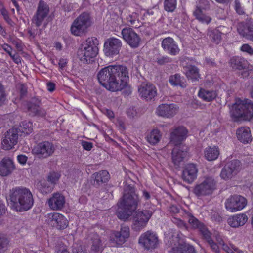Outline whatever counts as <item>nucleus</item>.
Returning <instances> with one entry per match:
<instances>
[{"instance_id": "f257e3e1", "label": "nucleus", "mask_w": 253, "mask_h": 253, "mask_svg": "<svg viewBox=\"0 0 253 253\" xmlns=\"http://www.w3.org/2000/svg\"><path fill=\"white\" fill-rule=\"evenodd\" d=\"M97 79L106 89L112 92L120 91L127 86L128 70L124 65H109L98 72Z\"/></svg>"}, {"instance_id": "f03ea898", "label": "nucleus", "mask_w": 253, "mask_h": 253, "mask_svg": "<svg viewBox=\"0 0 253 253\" xmlns=\"http://www.w3.org/2000/svg\"><path fill=\"white\" fill-rule=\"evenodd\" d=\"M139 202L140 198L135 188L126 185L123 196L118 203L117 217L123 220L128 219L137 209Z\"/></svg>"}, {"instance_id": "7ed1b4c3", "label": "nucleus", "mask_w": 253, "mask_h": 253, "mask_svg": "<svg viewBox=\"0 0 253 253\" xmlns=\"http://www.w3.org/2000/svg\"><path fill=\"white\" fill-rule=\"evenodd\" d=\"M7 201L10 207L17 211H27L34 204L32 193L25 187H16L10 190Z\"/></svg>"}, {"instance_id": "20e7f679", "label": "nucleus", "mask_w": 253, "mask_h": 253, "mask_svg": "<svg viewBox=\"0 0 253 253\" xmlns=\"http://www.w3.org/2000/svg\"><path fill=\"white\" fill-rule=\"evenodd\" d=\"M230 115L234 121L250 120L253 117V102L248 99L237 100L230 108Z\"/></svg>"}, {"instance_id": "39448f33", "label": "nucleus", "mask_w": 253, "mask_h": 253, "mask_svg": "<svg viewBox=\"0 0 253 253\" xmlns=\"http://www.w3.org/2000/svg\"><path fill=\"white\" fill-rule=\"evenodd\" d=\"M98 41L94 37L88 38L84 42L77 52L79 60L83 63H89L98 51Z\"/></svg>"}, {"instance_id": "423d86ee", "label": "nucleus", "mask_w": 253, "mask_h": 253, "mask_svg": "<svg viewBox=\"0 0 253 253\" xmlns=\"http://www.w3.org/2000/svg\"><path fill=\"white\" fill-rule=\"evenodd\" d=\"M154 211L152 208L134 211L132 215V229L135 231L139 232L145 228Z\"/></svg>"}, {"instance_id": "0eeeda50", "label": "nucleus", "mask_w": 253, "mask_h": 253, "mask_svg": "<svg viewBox=\"0 0 253 253\" xmlns=\"http://www.w3.org/2000/svg\"><path fill=\"white\" fill-rule=\"evenodd\" d=\"M216 182L212 177H206L202 182L194 186L193 192L197 197L211 195L216 189Z\"/></svg>"}, {"instance_id": "6e6552de", "label": "nucleus", "mask_w": 253, "mask_h": 253, "mask_svg": "<svg viewBox=\"0 0 253 253\" xmlns=\"http://www.w3.org/2000/svg\"><path fill=\"white\" fill-rule=\"evenodd\" d=\"M93 23L91 17H78L71 27V33L76 36H81L86 32Z\"/></svg>"}, {"instance_id": "1a4fd4ad", "label": "nucleus", "mask_w": 253, "mask_h": 253, "mask_svg": "<svg viewBox=\"0 0 253 253\" xmlns=\"http://www.w3.org/2000/svg\"><path fill=\"white\" fill-rule=\"evenodd\" d=\"M129 235V227L122 225L119 231H115L112 233L109 239V245L111 247H121L126 241Z\"/></svg>"}, {"instance_id": "9d476101", "label": "nucleus", "mask_w": 253, "mask_h": 253, "mask_svg": "<svg viewBox=\"0 0 253 253\" xmlns=\"http://www.w3.org/2000/svg\"><path fill=\"white\" fill-rule=\"evenodd\" d=\"M247 204L246 199L238 195L230 196L225 202L226 209L231 212H235L242 210L246 206Z\"/></svg>"}, {"instance_id": "9b49d317", "label": "nucleus", "mask_w": 253, "mask_h": 253, "mask_svg": "<svg viewBox=\"0 0 253 253\" xmlns=\"http://www.w3.org/2000/svg\"><path fill=\"white\" fill-rule=\"evenodd\" d=\"M55 151L54 145L49 141H43L35 146L32 153L40 158H47L51 156Z\"/></svg>"}, {"instance_id": "f8f14e48", "label": "nucleus", "mask_w": 253, "mask_h": 253, "mask_svg": "<svg viewBox=\"0 0 253 253\" xmlns=\"http://www.w3.org/2000/svg\"><path fill=\"white\" fill-rule=\"evenodd\" d=\"M46 221L51 226L58 229L66 228L68 225V221L62 214L57 212L47 214Z\"/></svg>"}, {"instance_id": "ddd939ff", "label": "nucleus", "mask_w": 253, "mask_h": 253, "mask_svg": "<svg viewBox=\"0 0 253 253\" xmlns=\"http://www.w3.org/2000/svg\"><path fill=\"white\" fill-rule=\"evenodd\" d=\"M139 243L146 249H154L158 244V238L154 232L147 231L141 235Z\"/></svg>"}, {"instance_id": "4468645a", "label": "nucleus", "mask_w": 253, "mask_h": 253, "mask_svg": "<svg viewBox=\"0 0 253 253\" xmlns=\"http://www.w3.org/2000/svg\"><path fill=\"white\" fill-rule=\"evenodd\" d=\"M121 41L116 38H110L105 42L104 51L108 56H113L119 54L122 47Z\"/></svg>"}, {"instance_id": "2eb2a0df", "label": "nucleus", "mask_w": 253, "mask_h": 253, "mask_svg": "<svg viewBox=\"0 0 253 253\" xmlns=\"http://www.w3.org/2000/svg\"><path fill=\"white\" fill-rule=\"evenodd\" d=\"M121 34L124 40L130 47L136 48L139 45L141 38L132 29L130 28H123Z\"/></svg>"}, {"instance_id": "dca6fc26", "label": "nucleus", "mask_w": 253, "mask_h": 253, "mask_svg": "<svg viewBox=\"0 0 253 253\" xmlns=\"http://www.w3.org/2000/svg\"><path fill=\"white\" fill-rule=\"evenodd\" d=\"M18 138V130L11 128L7 131L1 142L2 148L5 150L12 149L17 143Z\"/></svg>"}, {"instance_id": "f3484780", "label": "nucleus", "mask_w": 253, "mask_h": 253, "mask_svg": "<svg viewBox=\"0 0 253 253\" xmlns=\"http://www.w3.org/2000/svg\"><path fill=\"white\" fill-rule=\"evenodd\" d=\"M138 92L141 97L146 100L152 99L157 94L156 87L150 83H142L138 88Z\"/></svg>"}, {"instance_id": "a211bd4d", "label": "nucleus", "mask_w": 253, "mask_h": 253, "mask_svg": "<svg viewBox=\"0 0 253 253\" xmlns=\"http://www.w3.org/2000/svg\"><path fill=\"white\" fill-rule=\"evenodd\" d=\"M178 110V107L175 104H162L157 108L156 113L157 115L168 118L174 116Z\"/></svg>"}, {"instance_id": "6ab92c4d", "label": "nucleus", "mask_w": 253, "mask_h": 253, "mask_svg": "<svg viewBox=\"0 0 253 253\" xmlns=\"http://www.w3.org/2000/svg\"><path fill=\"white\" fill-rule=\"evenodd\" d=\"M187 129L184 126H179L174 129L170 133V141L175 146H179L182 142L187 137Z\"/></svg>"}, {"instance_id": "aec40b11", "label": "nucleus", "mask_w": 253, "mask_h": 253, "mask_svg": "<svg viewBox=\"0 0 253 253\" xmlns=\"http://www.w3.org/2000/svg\"><path fill=\"white\" fill-rule=\"evenodd\" d=\"M198 171V169L195 164H188L183 170L182 179L185 182L191 184L197 178Z\"/></svg>"}, {"instance_id": "412c9836", "label": "nucleus", "mask_w": 253, "mask_h": 253, "mask_svg": "<svg viewBox=\"0 0 253 253\" xmlns=\"http://www.w3.org/2000/svg\"><path fill=\"white\" fill-rule=\"evenodd\" d=\"M49 208L55 211L61 210L65 204V198L59 192L54 193L47 202Z\"/></svg>"}, {"instance_id": "4be33fe9", "label": "nucleus", "mask_w": 253, "mask_h": 253, "mask_svg": "<svg viewBox=\"0 0 253 253\" xmlns=\"http://www.w3.org/2000/svg\"><path fill=\"white\" fill-rule=\"evenodd\" d=\"M161 44L165 51L170 55H176L180 51L177 44L172 38H165Z\"/></svg>"}, {"instance_id": "5701e85b", "label": "nucleus", "mask_w": 253, "mask_h": 253, "mask_svg": "<svg viewBox=\"0 0 253 253\" xmlns=\"http://www.w3.org/2000/svg\"><path fill=\"white\" fill-rule=\"evenodd\" d=\"M237 30L242 37L253 42V23L252 22L249 21L247 23H239Z\"/></svg>"}, {"instance_id": "b1692460", "label": "nucleus", "mask_w": 253, "mask_h": 253, "mask_svg": "<svg viewBox=\"0 0 253 253\" xmlns=\"http://www.w3.org/2000/svg\"><path fill=\"white\" fill-rule=\"evenodd\" d=\"M247 215L245 213H239L228 218V224L233 228H238L245 224L248 221Z\"/></svg>"}, {"instance_id": "393cba45", "label": "nucleus", "mask_w": 253, "mask_h": 253, "mask_svg": "<svg viewBox=\"0 0 253 253\" xmlns=\"http://www.w3.org/2000/svg\"><path fill=\"white\" fill-rule=\"evenodd\" d=\"M14 169L12 160L8 158H3L0 162V175L6 176Z\"/></svg>"}, {"instance_id": "a878e982", "label": "nucleus", "mask_w": 253, "mask_h": 253, "mask_svg": "<svg viewBox=\"0 0 253 253\" xmlns=\"http://www.w3.org/2000/svg\"><path fill=\"white\" fill-rule=\"evenodd\" d=\"M238 139L244 144L249 143L252 140L251 130L248 127H242L236 130Z\"/></svg>"}, {"instance_id": "bb28decb", "label": "nucleus", "mask_w": 253, "mask_h": 253, "mask_svg": "<svg viewBox=\"0 0 253 253\" xmlns=\"http://www.w3.org/2000/svg\"><path fill=\"white\" fill-rule=\"evenodd\" d=\"M183 69L187 78L192 82L198 81L200 78L199 69L196 66L189 65L184 67Z\"/></svg>"}, {"instance_id": "cd10ccee", "label": "nucleus", "mask_w": 253, "mask_h": 253, "mask_svg": "<svg viewBox=\"0 0 253 253\" xmlns=\"http://www.w3.org/2000/svg\"><path fill=\"white\" fill-rule=\"evenodd\" d=\"M186 215L189 223L193 228L198 229L203 236L204 235H207L206 234L208 230L203 223L200 222L197 218L194 217L190 213H187Z\"/></svg>"}, {"instance_id": "c85d7f7f", "label": "nucleus", "mask_w": 253, "mask_h": 253, "mask_svg": "<svg viewBox=\"0 0 253 253\" xmlns=\"http://www.w3.org/2000/svg\"><path fill=\"white\" fill-rule=\"evenodd\" d=\"M172 161L175 166H179L186 155V151L180 149V146H175L172 150Z\"/></svg>"}, {"instance_id": "c756f323", "label": "nucleus", "mask_w": 253, "mask_h": 253, "mask_svg": "<svg viewBox=\"0 0 253 253\" xmlns=\"http://www.w3.org/2000/svg\"><path fill=\"white\" fill-rule=\"evenodd\" d=\"M198 95L203 100L207 102L212 101L215 99L217 96L216 91L204 88H200Z\"/></svg>"}, {"instance_id": "7c9ffc66", "label": "nucleus", "mask_w": 253, "mask_h": 253, "mask_svg": "<svg viewBox=\"0 0 253 253\" xmlns=\"http://www.w3.org/2000/svg\"><path fill=\"white\" fill-rule=\"evenodd\" d=\"M162 133L158 129H153L147 133L146 139L147 141L152 145L158 144L162 138Z\"/></svg>"}, {"instance_id": "2f4dec72", "label": "nucleus", "mask_w": 253, "mask_h": 253, "mask_svg": "<svg viewBox=\"0 0 253 253\" xmlns=\"http://www.w3.org/2000/svg\"><path fill=\"white\" fill-rule=\"evenodd\" d=\"M219 154L218 147H208L204 151L205 158L209 161H213L216 159Z\"/></svg>"}, {"instance_id": "473e14b6", "label": "nucleus", "mask_w": 253, "mask_h": 253, "mask_svg": "<svg viewBox=\"0 0 253 253\" xmlns=\"http://www.w3.org/2000/svg\"><path fill=\"white\" fill-rule=\"evenodd\" d=\"M172 253H196L194 248L187 244H179L178 247L173 248Z\"/></svg>"}, {"instance_id": "72a5a7b5", "label": "nucleus", "mask_w": 253, "mask_h": 253, "mask_svg": "<svg viewBox=\"0 0 253 253\" xmlns=\"http://www.w3.org/2000/svg\"><path fill=\"white\" fill-rule=\"evenodd\" d=\"M1 46L3 50L10 56L15 63L17 64H21V58L16 52L12 53V48L9 45L4 43L1 44Z\"/></svg>"}, {"instance_id": "f704fd0d", "label": "nucleus", "mask_w": 253, "mask_h": 253, "mask_svg": "<svg viewBox=\"0 0 253 253\" xmlns=\"http://www.w3.org/2000/svg\"><path fill=\"white\" fill-rule=\"evenodd\" d=\"M36 186L38 190L43 194L50 193L53 189V185L48 184L45 180L39 181Z\"/></svg>"}, {"instance_id": "c9c22d12", "label": "nucleus", "mask_w": 253, "mask_h": 253, "mask_svg": "<svg viewBox=\"0 0 253 253\" xmlns=\"http://www.w3.org/2000/svg\"><path fill=\"white\" fill-rule=\"evenodd\" d=\"M94 180L98 184L107 182L110 178L109 172L106 170H101L93 174Z\"/></svg>"}, {"instance_id": "e433bc0d", "label": "nucleus", "mask_w": 253, "mask_h": 253, "mask_svg": "<svg viewBox=\"0 0 253 253\" xmlns=\"http://www.w3.org/2000/svg\"><path fill=\"white\" fill-rule=\"evenodd\" d=\"M184 79L178 74L171 75L169 78V82L172 85L180 86L182 88L186 87V84L184 82Z\"/></svg>"}, {"instance_id": "4c0bfd02", "label": "nucleus", "mask_w": 253, "mask_h": 253, "mask_svg": "<svg viewBox=\"0 0 253 253\" xmlns=\"http://www.w3.org/2000/svg\"><path fill=\"white\" fill-rule=\"evenodd\" d=\"M246 61L239 57H233L231 58L230 64L231 66L235 69L241 70L246 67Z\"/></svg>"}, {"instance_id": "58836bf2", "label": "nucleus", "mask_w": 253, "mask_h": 253, "mask_svg": "<svg viewBox=\"0 0 253 253\" xmlns=\"http://www.w3.org/2000/svg\"><path fill=\"white\" fill-rule=\"evenodd\" d=\"M49 12V5L43 0H40L38 5L37 16H47Z\"/></svg>"}, {"instance_id": "ea45409f", "label": "nucleus", "mask_w": 253, "mask_h": 253, "mask_svg": "<svg viewBox=\"0 0 253 253\" xmlns=\"http://www.w3.org/2000/svg\"><path fill=\"white\" fill-rule=\"evenodd\" d=\"M225 166L229 167V170L231 171L233 177L235 176L241 169V163L237 160H233L227 163Z\"/></svg>"}, {"instance_id": "a19ab883", "label": "nucleus", "mask_w": 253, "mask_h": 253, "mask_svg": "<svg viewBox=\"0 0 253 253\" xmlns=\"http://www.w3.org/2000/svg\"><path fill=\"white\" fill-rule=\"evenodd\" d=\"M32 123L31 122L23 121L20 123L18 129L22 133L28 135L32 132Z\"/></svg>"}, {"instance_id": "79ce46f5", "label": "nucleus", "mask_w": 253, "mask_h": 253, "mask_svg": "<svg viewBox=\"0 0 253 253\" xmlns=\"http://www.w3.org/2000/svg\"><path fill=\"white\" fill-rule=\"evenodd\" d=\"M222 33L217 29L209 31L208 35L211 40L215 44H219L221 41Z\"/></svg>"}, {"instance_id": "37998d69", "label": "nucleus", "mask_w": 253, "mask_h": 253, "mask_svg": "<svg viewBox=\"0 0 253 253\" xmlns=\"http://www.w3.org/2000/svg\"><path fill=\"white\" fill-rule=\"evenodd\" d=\"M92 240V244L91 247V251L94 253L99 250L101 245V241L99 235L97 234H94L93 235Z\"/></svg>"}, {"instance_id": "c03bdc74", "label": "nucleus", "mask_w": 253, "mask_h": 253, "mask_svg": "<svg viewBox=\"0 0 253 253\" xmlns=\"http://www.w3.org/2000/svg\"><path fill=\"white\" fill-rule=\"evenodd\" d=\"M206 234L207 235H204L203 236L207 240L211 249L215 253H218L219 250L218 246L211 239L210 232L208 231Z\"/></svg>"}, {"instance_id": "a18cd8bd", "label": "nucleus", "mask_w": 253, "mask_h": 253, "mask_svg": "<svg viewBox=\"0 0 253 253\" xmlns=\"http://www.w3.org/2000/svg\"><path fill=\"white\" fill-rule=\"evenodd\" d=\"M176 7V0H165L164 9L168 12H173Z\"/></svg>"}, {"instance_id": "49530a36", "label": "nucleus", "mask_w": 253, "mask_h": 253, "mask_svg": "<svg viewBox=\"0 0 253 253\" xmlns=\"http://www.w3.org/2000/svg\"><path fill=\"white\" fill-rule=\"evenodd\" d=\"M126 24L134 28H138L141 26V22L137 19V17H126Z\"/></svg>"}, {"instance_id": "de8ad7c7", "label": "nucleus", "mask_w": 253, "mask_h": 253, "mask_svg": "<svg viewBox=\"0 0 253 253\" xmlns=\"http://www.w3.org/2000/svg\"><path fill=\"white\" fill-rule=\"evenodd\" d=\"M229 169L228 166H225L222 169L220 174L222 179L226 180L231 179L233 177L231 171L229 170Z\"/></svg>"}, {"instance_id": "09e8293b", "label": "nucleus", "mask_w": 253, "mask_h": 253, "mask_svg": "<svg viewBox=\"0 0 253 253\" xmlns=\"http://www.w3.org/2000/svg\"><path fill=\"white\" fill-rule=\"evenodd\" d=\"M233 7L237 14L239 15H243L246 14L244 8L242 6L239 0H234Z\"/></svg>"}, {"instance_id": "8fccbe9b", "label": "nucleus", "mask_w": 253, "mask_h": 253, "mask_svg": "<svg viewBox=\"0 0 253 253\" xmlns=\"http://www.w3.org/2000/svg\"><path fill=\"white\" fill-rule=\"evenodd\" d=\"M60 176V174L58 172H51L49 173L47 177L48 181L50 182L51 185H53L58 181Z\"/></svg>"}, {"instance_id": "3c124183", "label": "nucleus", "mask_w": 253, "mask_h": 253, "mask_svg": "<svg viewBox=\"0 0 253 253\" xmlns=\"http://www.w3.org/2000/svg\"><path fill=\"white\" fill-rule=\"evenodd\" d=\"M45 17H33L32 21V23L35 24V25L37 27L41 26L42 25H43L44 26H45L47 22L46 20H44Z\"/></svg>"}, {"instance_id": "603ef678", "label": "nucleus", "mask_w": 253, "mask_h": 253, "mask_svg": "<svg viewBox=\"0 0 253 253\" xmlns=\"http://www.w3.org/2000/svg\"><path fill=\"white\" fill-rule=\"evenodd\" d=\"M8 243L9 241L7 238L0 235V253L7 249Z\"/></svg>"}, {"instance_id": "864d4df0", "label": "nucleus", "mask_w": 253, "mask_h": 253, "mask_svg": "<svg viewBox=\"0 0 253 253\" xmlns=\"http://www.w3.org/2000/svg\"><path fill=\"white\" fill-rule=\"evenodd\" d=\"M216 239L218 243L220 245L222 246L223 250L229 253L231 251V249L228 246V245L224 243V239L222 238V237L220 235H217L216 236Z\"/></svg>"}, {"instance_id": "5fc2aeb1", "label": "nucleus", "mask_w": 253, "mask_h": 253, "mask_svg": "<svg viewBox=\"0 0 253 253\" xmlns=\"http://www.w3.org/2000/svg\"><path fill=\"white\" fill-rule=\"evenodd\" d=\"M171 220L172 222L176 225L179 228L182 229H187V226L186 223L180 219L175 217H173Z\"/></svg>"}, {"instance_id": "6e6d98bb", "label": "nucleus", "mask_w": 253, "mask_h": 253, "mask_svg": "<svg viewBox=\"0 0 253 253\" xmlns=\"http://www.w3.org/2000/svg\"><path fill=\"white\" fill-rule=\"evenodd\" d=\"M6 100V93L3 86L0 83V106L4 104Z\"/></svg>"}, {"instance_id": "4d7b16f0", "label": "nucleus", "mask_w": 253, "mask_h": 253, "mask_svg": "<svg viewBox=\"0 0 253 253\" xmlns=\"http://www.w3.org/2000/svg\"><path fill=\"white\" fill-rule=\"evenodd\" d=\"M240 49L242 51L246 52L250 55H253V48L248 44H243Z\"/></svg>"}, {"instance_id": "13d9d810", "label": "nucleus", "mask_w": 253, "mask_h": 253, "mask_svg": "<svg viewBox=\"0 0 253 253\" xmlns=\"http://www.w3.org/2000/svg\"><path fill=\"white\" fill-rule=\"evenodd\" d=\"M39 108V106L34 103H30L28 105V111L34 115H35L36 113H37Z\"/></svg>"}, {"instance_id": "bf43d9fd", "label": "nucleus", "mask_w": 253, "mask_h": 253, "mask_svg": "<svg viewBox=\"0 0 253 253\" xmlns=\"http://www.w3.org/2000/svg\"><path fill=\"white\" fill-rule=\"evenodd\" d=\"M204 11V9L201 8L200 6H197L193 12V16H204L205 14Z\"/></svg>"}, {"instance_id": "052dcab7", "label": "nucleus", "mask_w": 253, "mask_h": 253, "mask_svg": "<svg viewBox=\"0 0 253 253\" xmlns=\"http://www.w3.org/2000/svg\"><path fill=\"white\" fill-rule=\"evenodd\" d=\"M28 160V157L25 155H19L17 156V160L18 162L22 165H24Z\"/></svg>"}, {"instance_id": "680f3d73", "label": "nucleus", "mask_w": 253, "mask_h": 253, "mask_svg": "<svg viewBox=\"0 0 253 253\" xmlns=\"http://www.w3.org/2000/svg\"><path fill=\"white\" fill-rule=\"evenodd\" d=\"M196 19L202 23H205L207 24L211 20L210 17H196Z\"/></svg>"}, {"instance_id": "e2e57ef3", "label": "nucleus", "mask_w": 253, "mask_h": 253, "mask_svg": "<svg viewBox=\"0 0 253 253\" xmlns=\"http://www.w3.org/2000/svg\"><path fill=\"white\" fill-rule=\"evenodd\" d=\"M211 219L214 221L220 222L222 220V218L220 215L217 213L214 212L211 213Z\"/></svg>"}, {"instance_id": "0e129e2a", "label": "nucleus", "mask_w": 253, "mask_h": 253, "mask_svg": "<svg viewBox=\"0 0 253 253\" xmlns=\"http://www.w3.org/2000/svg\"><path fill=\"white\" fill-rule=\"evenodd\" d=\"M82 144L83 148L87 151H90L93 147L92 143L87 141H83Z\"/></svg>"}, {"instance_id": "69168bd1", "label": "nucleus", "mask_w": 253, "mask_h": 253, "mask_svg": "<svg viewBox=\"0 0 253 253\" xmlns=\"http://www.w3.org/2000/svg\"><path fill=\"white\" fill-rule=\"evenodd\" d=\"M12 43L15 46L18 51H20L22 50V45L20 41L13 40L12 41Z\"/></svg>"}, {"instance_id": "338daca9", "label": "nucleus", "mask_w": 253, "mask_h": 253, "mask_svg": "<svg viewBox=\"0 0 253 253\" xmlns=\"http://www.w3.org/2000/svg\"><path fill=\"white\" fill-rule=\"evenodd\" d=\"M47 89L50 92H53L55 89V84L52 82H48L47 83Z\"/></svg>"}, {"instance_id": "774afa93", "label": "nucleus", "mask_w": 253, "mask_h": 253, "mask_svg": "<svg viewBox=\"0 0 253 253\" xmlns=\"http://www.w3.org/2000/svg\"><path fill=\"white\" fill-rule=\"evenodd\" d=\"M56 253H69L65 246H61L59 249H57Z\"/></svg>"}]
</instances>
